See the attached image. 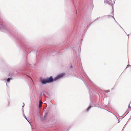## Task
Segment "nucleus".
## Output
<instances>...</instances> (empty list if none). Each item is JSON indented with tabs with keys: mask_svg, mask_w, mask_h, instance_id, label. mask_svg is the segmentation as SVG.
<instances>
[{
	"mask_svg": "<svg viewBox=\"0 0 131 131\" xmlns=\"http://www.w3.org/2000/svg\"><path fill=\"white\" fill-rule=\"evenodd\" d=\"M62 131H67V129H64V130H63Z\"/></svg>",
	"mask_w": 131,
	"mask_h": 131,
	"instance_id": "obj_19",
	"label": "nucleus"
},
{
	"mask_svg": "<svg viewBox=\"0 0 131 131\" xmlns=\"http://www.w3.org/2000/svg\"><path fill=\"white\" fill-rule=\"evenodd\" d=\"M22 111H23V115L24 117L26 119L27 121L30 123V122H29V121L28 120L27 117H26V116H25V114H24V109L23 108L22 109Z\"/></svg>",
	"mask_w": 131,
	"mask_h": 131,
	"instance_id": "obj_7",
	"label": "nucleus"
},
{
	"mask_svg": "<svg viewBox=\"0 0 131 131\" xmlns=\"http://www.w3.org/2000/svg\"><path fill=\"white\" fill-rule=\"evenodd\" d=\"M110 92V90H108L107 91H106V93H108Z\"/></svg>",
	"mask_w": 131,
	"mask_h": 131,
	"instance_id": "obj_18",
	"label": "nucleus"
},
{
	"mask_svg": "<svg viewBox=\"0 0 131 131\" xmlns=\"http://www.w3.org/2000/svg\"><path fill=\"white\" fill-rule=\"evenodd\" d=\"M104 2L105 4H107L111 6L112 8V12L111 13V14L112 15H113L114 8V6L113 5H114L115 2H114V1H113V2H112L111 0H104Z\"/></svg>",
	"mask_w": 131,
	"mask_h": 131,
	"instance_id": "obj_3",
	"label": "nucleus"
},
{
	"mask_svg": "<svg viewBox=\"0 0 131 131\" xmlns=\"http://www.w3.org/2000/svg\"><path fill=\"white\" fill-rule=\"evenodd\" d=\"M98 19V18H97V19ZM97 20V19H95V20L94 21H95V20Z\"/></svg>",
	"mask_w": 131,
	"mask_h": 131,
	"instance_id": "obj_26",
	"label": "nucleus"
},
{
	"mask_svg": "<svg viewBox=\"0 0 131 131\" xmlns=\"http://www.w3.org/2000/svg\"><path fill=\"white\" fill-rule=\"evenodd\" d=\"M81 70H82V71H84V70H83V68L82 69H81Z\"/></svg>",
	"mask_w": 131,
	"mask_h": 131,
	"instance_id": "obj_23",
	"label": "nucleus"
},
{
	"mask_svg": "<svg viewBox=\"0 0 131 131\" xmlns=\"http://www.w3.org/2000/svg\"><path fill=\"white\" fill-rule=\"evenodd\" d=\"M92 107V106L91 105H90L89 106V107L87 108L86 110V111L88 112L90 110V109Z\"/></svg>",
	"mask_w": 131,
	"mask_h": 131,
	"instance_id": "obj_9",
	"label": "nucleus"
},
{
	"mask_svg": "<svg viewBox=\"0 0 131 131\" xmlns=\"http://www.w3.org/2000/svg\"><path fill=\"white\" fill-rule=\"evenodd\" d=\"M40 82L43 85L46 84L47 83H48L47 79L41 78L40 79Z\"/></svg>",
	"mask_w": 131,
	"mask_h": 131,
	"instance_id": "obj_5",
	"label": "nucleus"
},
{
	"mask_svg": "<svg viewBox=\"0 0 131 131\" xmlns=\"http://www.w3.org/2000/svg\"><path fill=\"white\" fill-rule=\"evenodd\" d=\"M42 103V102H41L40 101V104H41V103Z\"/></svg>",
	"mask_w": 131,
	"mask_h": 131,
	"instance_id": "obj_24",
	"label": "nucleus"
},
{
	"mask_svg": "<svg viewBox=\"0 0 131 131\" xmlns=\"http://www.w3.org/2000/svg\"><path fill=\"white\" fill-rule=\"evenodd\" d=\"M79 51H78L77 52H75V54L77 58H78L79 56Z\"/></svg>",
	"mask_w": 131,
	"mask_h": 131,
	"instance_id": "obj_8",
	"label": "nucleus"
},
{
	"mask_svg": "<svg viewBox=\"0 0 131 131\" xmlns=\"http://www.w3.org/2000/svg\"><path fill=\"white\" fill-rule=\"evenodd\" d=\"M90 7H89L90 8H92L93 7V4L92 3H91L90 4Z\"/></svg>",
	"mask_w": 131,
	"mask_h": 131,
	"instance_id": "obj_13",
	"label": "nucleus"
},
{
	"mask_svg": "<svg viewBox=\"0 0 131 131\" xmlns=\"http://www.w3.org/2000/svg\"><path fill=\"white\" fill-rule=\"evenodd\" d=\"M115 21L116 23L117 24H118V23L116 21V20H115Z\"/></svg>",
	"mask_w": 131,
	"mask_h": 131,
	"instance_id": "obj_20",
	"label": "nucleus"
},
{
	"mask_svg": "<svg viewBox=\"0 0 131 131\" xmlns=\"http://www.w3.org/2000/svg\"><path fill=\"white\" fill-rule=\"evenodd\" d=\"M105 16H109V17H112L113 18V19H114V21L115 20V18H114V17L113 16H111V15H108L107 16H103V17H104Z\"/></svg>",
	"mask_w": 131,
	"mask_h": 131,
	"instance_id": "obj_14",
	"label": "nucleus"
},
{
	"mask_svg": "<svg viewBox=\"0 0 131 131\" xmlns=\"http://www.w3.org/2000/svg\"><path fill=\"white\" fill-rule=\"evenodd\" d=\"M12 79L11 78H8L7 79V80H5L7 81V82H9Z\"/></svg>",
	"mask_w": 131,
	"mask_h": 131,
	"instance_id": "obj_10",
	"label": "nucleus"
},
{
	"mask_svg": "<svg viewBox=\"0 0 131 131\" xmlns=\"http://www.w3.org/2000/svg\"><path fill=\"white\" fill-rule=\"evenodd\" d=\"M118 25L124 31L125 33L126 34V35L128 36V35H127V34L125 32V31L123 29V28H122V27L120 25L118 24Z\"/></svg>",
	"mask_w": 131,
	"mask_h": 131,
	"instance_id": "obj_12",
	"label": "nucleus"
},
{
	"mask_svg": "<svg viewBox=\"0 0 131 131\" xmlns=\"http://www.w3.org/2000/svg\"><path fill=\"white\" fill-rule=\"evenodd\" d=\"M18 43L22 49L26 51L28 50L31 46L27 40L23 36L19 35L16 38Z\"/></svg>",
	"mask_w": 131,
	"mask_h": 131,
	"instance_id": "obj_1",
	"label": "nucleus"
},
{
	"mask_svg": "<svg viewBox=\"0 0 131 131\" xmlns=\"http://www.w3.org/2000/svg\"><path fill=\"white\" fill-rule=\"evenodd\" d=\"M113 89H113V88H112V90H113Z\"/></svg>",
	"mask_w": 131,
	"mask_h": 131,
	"instance_id": "obj_25",
	"label": "nucleus"
},
{
	"mask_svg": "<svg viewBox=\"0 0 131 131\" xmlns=\"http://www.w3.org/2000/svg\"><path fill=\"white\" fill-rule=\"evenodd\" d=\"M34 66H35V64H34Z\"/></svg>",
	"mask_w": 131,
	"mask_h": 131,
	"instance_id": "obj_27",
	"label": "nucleus"
},
{
	"mask_svg": "<svg viewBox=\"0 0 131 131\" xmlns=\"http://www.w3.org/2000/svg\"><path fill=\"white\" fill-rule=\"evenodd\" d=\"M70 68H72L73 67H72V66H70Z\"/></svg>",
	"mask_w": 131,
	"mask_h": 131,
	"instance_id": "obj_21",
	"label": "nucleus"
},
{
	"mask_svg": "<svg viewBox=\"0 0 131 131\" xmlns=\"http://www.w3.org/2000/svg\"><path fill=\"white\" fill-rule=\"evenodd\" d=\"M47 113H46L44 114L43 115V119H45L46 117V116H47Z\"/></svg>",
	"mask_w": 131,
	"mask_h": 131,
	"instance_id": "obj_11",
	"label": "nucleus"
},
{
	"mask_svg": "<svg viewBox=\"0 0 131 131\" xmlns=\"http://www.w3.org/2000/svg\"><path fill=\"white\" fill-rule=\"evenodd\" d=\"M23 104H24V105H23V106H22V107H23V108L24 107V105H24V103H23Z\"/></svg>",
	"mask_w": 131,
	"mask_h": 131,
	"instance_id": "obj_22",
	"label": "nucleus"
},
{
	"mask_svg": "<svg viewBox=\"0 0 131 131\" xmlns=\"http://www.w3.org/2000/svg\"><path fill=\"white\" fill-rule=\"evenodd\" d=\"M105 16H109V17H112L113 18V19H114V21L115 20V18H114V17L113 16H111V15H108L107 16H103V17H104Z\"/></svg>",
	"mask_w": 131,
	"mask_h": 131,
	"instance_id": "obj_15",
	"label": "nucleus"
},
{
	"mask_svg": "<svg viewBox=\"0 0 131 131\" xmlns=\"http://www.w3.org/2000/svg\"><path fill=\"white\" fill-rule=\"evenodd\" d=\"M83 81L86 88L88 90L89 92H90V93H92L94 92L93 90L92 89H91V86L89 85L88 84L86 83V81L84 80Z\"/></svg>",
	"mask_w": 131,
	"mask_h": 131,
	"instance_id": "obj_4",
	"label": "nucleus"
},
{
	"mask_svg": "<svg viewBox=\"0 0 131 131\" xmlns=\"http://www.w3.org/2000/svg\"><path fill=\"white\" fill-rule=\"evenodd\" d=\"M40 101H39V104L38 107L39 108H40L42 106V105L40 103Z\"/></svg>",
	"mask_w": 131,
	"mask_h": 131,
	"instance_id": "obj_16",
	"label": "nucleus"
},
{
	"mask_svg": "<svg viewBox=\"0 0 131 131\" xmlns=\"http://www.w3.org/2000/svg\"><path fill=\"white\" fill-rule=\"evenodd\" d=\"M86 77L87 79L89 80V81L91 82V84H93V82L91 81V80L89 78V77L87 76L86 74Z\"/></svg>",
	"mask_w": 131,
	"mask_h": 131,
	"instance_id": "obj_6",
	"label": "nucleus"
},
{
	"mask_svg": "<svg viewBox=\"0 0 131 131\" xmlns=\"http://www.w3.org/2000/svg\"><path fill=\"white\" fill-rule=\"evenodd\" d=\"M27 66L28 67H30L31 66V65L30 64H26Z\"/></svg>",
	"mask_w": 131,
	"mask_h": 131,
	"instance_id": "obj_17",
	"label": "nucleus"
},
{
	"mask_svg": "<svg viewBox=\"0 0 131 131\" xmlns=\"http://www.w3.org/2000/svg\"><path fill=\"white\" fill-rule=\"evenodd\" d=\"M66 74L65 73H62L58 75L53 79L52 76H50L49 77L46 78L48 83H50L54 81H56L62 78L63 77L65 76Z\"/></svg>",
	"mask_w": 131,
	"mask_h": 131,
	"instance_id": "obj_2",
	"label": "nucleus"
}]
</instances>
